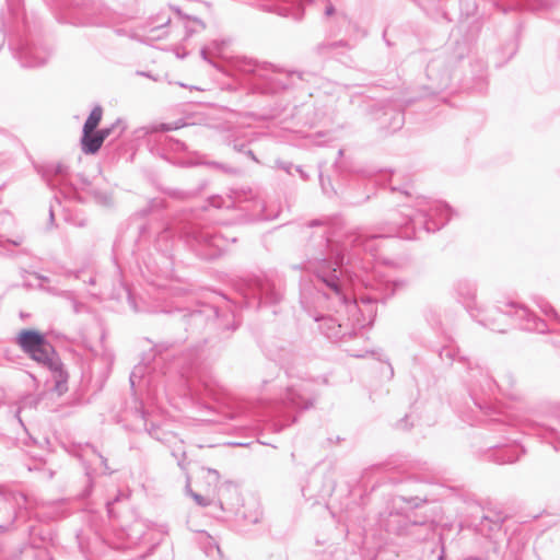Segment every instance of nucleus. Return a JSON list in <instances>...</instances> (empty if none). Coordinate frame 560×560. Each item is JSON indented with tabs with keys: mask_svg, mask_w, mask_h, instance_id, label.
Masks as SVG:
<instances>
[{
	"mask_svg": "<svg viewBox=\"0 0 560 560\" xmlns=\"http://www.w3.org/2000/svg\"><path fill=\"white\" fill-rule=\"evenodd\" d=\"M453 209L443 201L417 197L412 206H404L401 220L395 222L388 233L371 234L354 230L335 240L336 220L332 218L314 219L306 223L313 230L305 245V262L303 269L314 276V299L320 306L327 304L336 312H360L363 316L373 317L374 304L385 302L394 295L400 281H377L366 284L369 291L360 295V303L352 301L347 291L346 280L341 277L345 266H357L361 254L375 257L377 242L381 238L397 236L404 240L419 238L421 232L431 233L441 230L452 218Z\"/></svg>",
	"mask_w": 560,
	"mask_h": 560,
	"instance_id": "nucleus-1",
	"label": "nucleus"
},
{
	"mask_svg": "<svg viewBox=\"0 0 560 560\" xmlns=\"http://www.w3.org/2000/svg\"><path fill=\"white\" fill-rule=\"evenodd\" d=\"M179 238L202 259H214L235 237L223 234L214 226L205 225L194 212L185 213L173 223L152 232L149 224L138 228L133 254L153 273H166L174 265V253Z\"/></svg>",
	"mask_w": 560,
	"mask_h": 560,
	"instance_id": "nucleus-2",
	"label": "nucleus"
},
{
	"mask_svg": "<svg viewBox=\"0 0 560 560\" xmlns=\"http://www.w3.org/2000/svg\"><path fill=\"white\" fill-rule=\"evenodd\" d=\"M456 299L480 325L497 331H506V319H512L521 329L545 334L548 324L533 314L527 307L514 301L498 302L492 310L481 311L477 307V285L468 279H458L453 284Z\"/></svg>",
	"mask_w": 560,
	"mask_h": 560,
	"instance_id": "nucleus-3",
	"label": "nucleus"
},
{
	"mask_svg": "<svg viewBox=\"0 0 560 560\" xmlns=\"http://www.w3.org/2000/svg\"><path fill=\"white\" fill-rule=\"evenodd\" d=\"M232 69L248 94L266 97L298 88L301 81L306 80L307 74L304 71L290 70L247 57L235 58L232 61Z\"/></svg>",
	"mask_w": 560,
	"mask_h": 560,
	"instance_id": "nucleus-4",
	"label": "nucleus"
},
{
	"mask_svg": "<svg viewBox=\"0 0 560 560\" xmlns=\"http://www.w3.org/2000/svg\"><path fill=\"white\" fill-rule=\"evenodd\" d=\"M510 427H490L489 430L508 433L509 436L504 438L503 442L490 444L487 452V459L493 463L503 465L512 464L520 459L525 453V450L520 444L516 433L513 431L515 425H520L522 430L528 434H535L546 443L550 444L555 451L560 450V408L556 409L552 413L542 417L540 420L525 419L524 421L515 422L510 418Z\"/></svg>",
	"mask_w": 560,
	"mask_h": 560,
	"instance_id": "nucleus-5",
	"label": "nucleus"
},
{
	"mask_svg": "<svg viewBox=\"0 0 560 560\" xmlns=\"http://www.w3.org/2000/svg\"><path fill=\"white\" fill-rule=\"evenodd\" d=\"M318 392L312 381L302 380L285 387L281 396L268 404L259 405V410L254 412L261 417H269L272 420V430L282 431L296 422L294 412H301L314 407Z\"/></svg>",
	"mask_w": 560,
	"mask_h": 560,
	"instance_id": "nucleus-6",
	"label": "nucleus"
},
{
	"mask_svg": "<svg viewBox=\"0 0 560 560\" xmlns=\"http://www.w3.org/2000/svg\"><path fill=\"white\" fill-rule=\"evenodd\" d=\"M15 342L33 361L51 373L55 392L62 395L68 390L69 374L65 370L59 354L44 334L35 329H22L16 335Z\"/></svg>",
	"mask_w": 560,
	"mask_h": 560,
	"instance_id": "nucleus-7",
	"label": "nucleus"
},
{
	"mask_svg": "<svg viewBox=\"0 0 560 560\" xmlns=\"http://www.w3.org/2000/svg\"><path fill=\"white\" fill-rule=\"evenodd\" d=\"M439 357L447 364L456 362L466 369L467 374L465 376V385L469 397L472 404L478 408L479 412H486L483 410L486 405L478 398V393L480 392L485 395H491L498 387L490 371L480 363L459 355L458 350L453 346H445L441 348Z\"/></svg>",
	"mask_w": 560,
	"mask_h": 560,
	"instance_id": "nucleus-8",
	"label": "nucleus"
},
{
	"mask_svg": "<svg viewBox=\"0 0 560 560\" xmlns=\"http://www.w3.org/2000/svg\"><path fill=\"white\" fill-rule=\"evenodd\" d=\"M9 47L14 58L23 68H37L47 63L51 56V49L42 38L34 34L30 22L23 21V25H15L10 34Z\"/></svg>",
	"mask_w": 560,
	"mask_h": 560,
	"instance_id": "nucleus-9",
	"label": "nucleus"
},
{
	"mask_svg": "<svg viewBox=\"0 0 560 560\" xmlns=\"http://www.w3.org/2000/svg\"><path fill=\"white\" fill-rule=\"evenodd\" d=\"M467 54V47L458 44L453 51L444 50L432 58L425 69L429 84L425 86L429 94L440 93L459 80V63Z\"/></svg>",
	"mask_w": 560,
	"mask_h": 560,
	"instance_id": "nucleus-10",
	"label": "nucleus"
},
{
	"mask_svg": "<svg viewBox=\"0 0 560 560\" xmlns=\"http://www.w3.org/2000/svg\"><path fill=\"white\" fill-rule=\"evenodd\" d=\"M186 331L198 337L207 328L235 330L240 320L232 310H223L214 305L203 304L199 308L185 313L182 317Z\"/></svg>",
	"mask_w": 560,
	"mask_h": 560,
	"instance_id": "nucleus-11",
	"label": "nucleus"
},
{
	"mask_svg": "<svg viewBox=\"0 0 560 560\" xmlns=\"http://www.w3.org/2000/svg\"><path fill=\"white\" fill-rule=\"evenodd\" d=\"M208 207L214 209H238L244 212L246 221H268L277 217V214L266 211L265 200L252 189L235 190L225 197L220 195L211 196L208 198V206L203 207V210H207Z\"/></svg>",
	"mask_w": 560,
	"mask_h": 560,
	"instance_id": "nucleus-12",
	"label": "nucleus"
},
{
	"mask_svg": "<svg viewBox=\"0 0 560 560\" xmlns=\"http://www.w3.org/2000/svg\"><path fill=\"white\" fill-rule=\"evenodd\" d=\"M240 292L248 307L260 308L278 304L282 300L283 283L273 276H252L242 281Z\"/></svg>",
	"mask_w": 560,
	"mask_h": 560,
	"instance_id": "nucleus-13",
	"label": "nucleus"
},
{
	"mask_svg": "<svg viewBox=\"0 0 560 560\" xmlns=\"http://www.w3.org/2000/svg\"><path fill=\"white\" fill-rule=\"evenodd\" d=\"M493 380L498 385L493 394L485 395L480 392L478 393V398L482 400L483 404L486 405L483 410L487 412H479L478 408L474 405L475 408L471 409V415H466L464 418V420L469 422L471 425H474L475 423H480L490 427L501 425L504 428L511 425V416L492 406L490 399L492 396H494L497 390L503 389L504 387H512L515 383V378L511 372H506L500 382H498L494 377Z\"/></svg>",
	"mask_w": 560,
	"mask_h": 560,
	"instance_id": "nucleus-14",
	"label": "nucleus"
},
{
	"mask_svg": "<svg viewBox=\"0 0 560 560\" xmlns=\"http://www.w3.org/2000/svg\"><path fill=\"white\" fill-rule=\"evenodd\" d=\"M43 178L51 190L58 191L65 199H79V186L70 177L68 167L61 163L50 164L44 167Z\"/></svg>",
	"mask_w": 560,
	"mask_h": 560,
	"instance_id": "nucleus-15",
	"label": "nucleus"
},
{
	"mask_svg": "<svg viewBox=\"0 0 560 560\" xmlns=\"http://www.w3.org/2000/svg\"><path fill=\"white\" fill-rule=\"evenodd\" d=\"M305 299L306 296L303 293L301 303L303 304L308 315L313 317L316 323H318V329L326 338L330 339L331 341H345L357 336V330L354 328H350L348 324L340 323L339 319L334 316L324 315L310 310L306 306Z\"/></svg>",
	"mask_w": 560,
	"mask_h": 560,
	"instance_id": "nucleus-16",
	"label": "nucleus"
},
{
	"mask_svg": "<svg viewBox=\"0 0 560 560\" xmlns=\"http://www.w3.org/2000/svg\"><path fill=\"white\" fill-rule=\"evenodd\" d=\"M368 108L373 120L378 124L381 130L395 132L405 122L404 112L392 103L368 101Z\"/></svg>",
	"mask_w": 560,
	"mask_h": 560,
	"instance_id": "nucleus-17",
	"label": "nucleus"
},
{
	"mask_svg": "<svg viewBox=\"0 0 560 560\" xmlns=\"http://www.w3.org/2000/svg\"><path fill=\"white\" fill-rule=\"evenodd\" d=\"M18 526L15 530L24 526V533L28 538V546L34 549L45 547L52 539L50 529L42 526L37 520L33 518L30 510L26 518L22 520Z\"/></svg>",
	"mask_w": 560,
	"mask_h": 560,
	"instance_id": "nucleus-18",
	"label": "nucleus"
},
{
	"mask_svg": "<svg viewBox=\"0 0 560 560\" xmlns=\"http://www.w3.org/2000/svg\"><path fill=\"white\" fill-rule=\"evenodd\" d=\"M260 7L267 11L281 16L301 20L304 14V0H258Z\"/></svg>",
	"mask_w": 560,
	"mask_h": 560,
	"instance_id": "nucleus-19",
	"label": "nucleus"
},
{
	"mask_svg": "<svg viewBox=\"0 0 560 560\" xmlns=\"http://www.w3.org/2000/svg\"><path fill=\"white\" fill-rule=\"evenodd\" d=\"M133 413L140 422L136 425V430H144L151 438L160 442H164L166 440V433L162 431L158 424L153 422L149 423L147 412L142 408H136Z\"/></svg>",
	"mask_w": 560,
	"mask_h": 560,
	"instance_id": "nucleus-20",
	"label": "nucleus"
},
{
	"mask_svg": "<svg viewBox=\"0 0 560 560\" xmlns=\"http://www.w3.org/2000/svg\"><path fill=\"white\" fill-rule=\"evenodd\" d=\"M183 361H184L183 358H177L174 361L173 366L175 369H179L180 376L185 380V386L187 388V392L191 396L201 398L203 393L201 392L199 386L197 384H195V380H194V375H192V363H190L189 366H185Z\"/></svg>",
	"mask_w": 560,
	"mask_h": 560,
	"instance_id": "nucleus-21",
	"label": "nucleus"
},
{
	"mask_svg": "<svg viewBox=\"0 0 560 560\" xmlns=\"http://www.w3.org/2000/svg\"><path fill=\"white\" fill-rule=\"evenodd\" d=\"M80 142L81 150L85 154L97 153L104 143L97 130L88 131L86 129H82V137Z\"/></svg>",
	"mask_w": 560,
	"mask_h": 560,
	"instance_id": "nucleus-22",
	"label": "nucleus"
},
{
	"mask_svg": "<svg viewBox=\"0 0 560 560\" xmlns=\"http://www.w3.org/2000/svg\"><path fill=\"white\" fill-rule=\"evenodd\" d=\"M171 23V18L156 16L148 27L147 34L143 42L159 40L167 36V30L165 28Z\"/></svg>",
	"mask_w": 560,
	"mask_h": 560,
	"instance_id": "nucleus-23",
	"label": "nucleus"
},
{
	"mask_svg": "<svg viewBox=\"0 0 560 560\" xmlns=\"http://www.w3.org/2000/svg\"><path fill=\"white\" fill-rule=\"evenodd\" d=\"M198 542L203 550L206 557L210 560L221 559V549L218 542L207 533H201L198 538Z\"/></svg>",
	"mask_w": 560,
	"mask_h": 560,
	"instance_id": "nucleus-24",
	"label": "nucleus"
},
{
	"mask_svg": "<svg viewBox=\"0 0 560 560\" xmlns=\"http://www.w3.org/2000/svg\"><path fill=\"white\" fill-rule=\"evenodd\" d=\"M126 128V122L122 119L118 118L110 126L97 129V131L104 142L108 137L112 136L114 139H118L124 133Z\"/></svg>",
	"mask_w": 560,
	"mask_h": 560,
	"instance_id": "nucleus-25",
	"label": "nucleus"
},
{
	"mask_svg": "<svg viewBox=\"0 0 560 560\" xmlns=\"http://www.w3.org/2000/svg\"><path fill=\"white\" fill-rule=\"evenodd\" d=\"M103 117V107L101 105H95L88 116L83 129L88 131H95L102 120Z\"/></svg>",
	"mask_w": 560,
	"mask_h": 560,
	"instance_id": "nucleus-26",
	"label": "nucleus"
},
{
	"mask_svg": "<svg viewBox=\"0 0 560 560\" xmlns=\"http://www.w3.org/2000/svg\"><path fill=\"white\" fill-rule=\"evenodd\" d=\"M165 208V200L161 198H152L148 201L145 207L141 208L135 213V217L144 219L147 218L151 212L162 210Z\"/></svg>",
	"mask_w": 560,
	"mask_h": 560,
	"instance_id": "nucleus-27",
	"label": "nucleus"
},
{
	"mask_svg": "<svg viewBox=\"0 0 560 560\" xmlns=\"http://www.w3.org/2000/svg\"><path fill=\"white\" fill-rule=\"evenodd\" d=\"M8 9L15 20L16 25H23V21L28 22L26 15L23 12V0H7Z\"/></svg>",
	"mask_w": 560,
	"mask_h": 560,
	"instance_id": "nucleus-28",
	"label": "nucleus"
},
{
	"mask_svg": "<svg viewBox=\"0 0 560 560\" xmlns=\"http://www.w3.org/2000/svg\"><path fill=\"white\" fill-rule=\"evenodd\" d=\"M224 45H225L224 40H222V42L213 40L210 46L203 47L200 50V55H201L202 59L208 61L209 63L214 65L212 59H211V57L214 56V55L221 54L222 52V47Z\"/></svg>",
	"mask_w": 560,
	"mask_h": 560,
	"instance_id": "nucleus-29",
	"label": "nucleus"
},
{
	"mask_svg": "<svg viewBox=\"0 0 560 560\" xmlns=\"http://www.w3.org/2000/svg\"><path fill=\"white\" fill-rule=\"evenodd\" d=\"M252 404L247 401H235L229 407V416L234 419L247 412H252Z\"/></svg>",
	"mask_w": 560,
	"mask_h": 560,
	"instance_id": "nucleus-30",
	"label": "nucleus"
},
{
	"mask_svg": "<svg viewBox=\"0 0 560 560\" xmlns=\"http://www.w3.org/2000/svg\"><path fill=\"white\" fill-rule=\"evenodd\" d=\"M537 305L547 317L555 320L557 324H560V315L557 313V311L549 302L545 301L544 299H540Z\"/></svg>",
	"mask_w": 560,
	"mask_h": 560,
	"instance_id": "nucleus-31",
	"label": "nucleus"
},
{
	"mask_svg": "<svg viewBox=\"0 0 560 560\" xmlns=\"http://www.w3.org/2000/svg\"><path fill=\"white\" fill-rule=\"evenodd\" d=\"M2 535L3 534H0V541H1L0 560H20L25 546H20L16 550H14L12 553L9 555V553H7V551L4 549L5 546H4V539H3Z\"/></svg>",
	"mask_w": 560,
	"mask_h": 560,
	"instance_id": "nucleus-32",
	"label": "nucleus"
},
{
	"mask_svg": "<svg viewBox=\"0 0 560 560\" xmlns=\"http://www.w3.org/2000/svg\"><path fill=\"white\" fill-rule=\"evenodd\" d=\"M91 192H92L94 199L100 205L110 206L113 203V197H112L110 194H108L106 191H101V190H97V189H93Z\"/></svg>",
	"mask_w": 560,
	"mask_h": 560,
	"instance_id": "nucleus-33",
	"label": "nucleus"
},
{
	"mask_svg": "<svg viewBox=\"0 0 560 560\" xmlns=\"http://www.w3.org/2000/svg\"><path fill=\"white\" fill-rule=\"evenodd\" d=\"M340 46H348L347 42L339 40V42H331V43H323L317 46V50L319 54L325 55L331 51L332 49L340 47Z\"/></svg>",
	"mask_w": 560,
	"mask_h": 560,
	"instance_id": "nucleus-34",
	"label": "nucleus"
},
{
	"mask_svg": "<svg viewBox=\"0 0 560 560\" xmlns=\"http://www.w3.org/2000/svg\"><path fill=\"white\" fill-rule=\"evenodd\" d=\"M406 502L407 504L410 505L411 509H417L419 506H421L422 504H424L427 502L425 499H421L419 497H410V498H406V497H402V495H399L395 499V502Z\"/></svg>",
	"mask_w": 560,
	"mask_h": 560,
	"instance_id": "nucleus-35",
	"label": "nucleus"
},
{
	"mask_svg": "<svg viewBox=\"0 0 560 560\" xmlns=\"http://www.w3.org/2000/svg\"><path fill=\"white\" fill-rule=\"evenodd\" d=\"M129 498V494L125 493V492H121L119 491L118 494L110 501H108L106 503V508H107V513L110 517H114L115 516V513H114V504L118 503V502H121L124 500H128Z\"/></svg>",
	"mask_w": 560,
	"mask_h": 560,
	"instance_id": "nucleus-36",
	"label": "nucleus"
},
{
	"mask_svg": "<svg viewBox=\"0 0 560 560\" xmlns=\"http://www.w3.org/2000/svg\"><path fill=\"white\" fill-rule=\"evenodd\" d=\"M165 192L170 197H172L174 199H178V200H186L196 195V192H194V191H184V190H179V189H167V190H165Z\"/></svg>",
	"mask_w": 560,
	"mask_h": 560,
	"instance_id": "nucleus-37",
	"label": "nucleus"
},
{
	"mask_svg": "<svg viewBox=\"0 0 560 560\" xmlns=\"http://www.w3.org/2000/svg\"><path fill=\"white\" fill-rule=\"evenodd\" d=\"M145 369H147V366L141 365V364L135 366V369L132 370L130 377H129L130 385L132 388L136 386V381L141 380L144 376Z\"/></svg>",
	"mask_w": 560,
	"mask_h": 560,
	"instance_id": "nucleus-38",
	"label": "nucleus"
},
{
	"mask_svg": "<svg viewBox=\"0 0 560 560\" xmlns=\"http://www.w3.org/2000/svg\"><path fill=\"white\" fill-rule=\"evenodd\" d=\"M186 492L187 494H189L194 500L195 502L199 505V506H208L210 504V500H208L207 498L202 497L201 494L199 493H196L194 492L189 485L186 486Z\"/></svg>",
	"mask_w": 560,
	"mask_h": 560,
	"instance_id": "nucleus-39",
	"label": "nucleus"
},
{
	"mask_svg": "<svg viewBox=\"0 0 560 560\" xmlns=\"http://www.w3.org/2000/svg\"><path fill=\"white\" fill-rule=\"evenodd\" d=\"M171 345L168 343H159L155 346L156 357L154 358V369L160 364V361L164 360L163 353L168 350Z\"/></svg>",
	"mask_w": 560,
	"mask_h": 560,
	"instance_id": "nucleus-40",
	"label": "nucleus"
},
{
	"mask_svg": "<svg viewBox=\"0 0 560 560\" xmlns=\"http://www.w3.org/2000/svg\"><path fill=\"white\" fill-rule=\"evenodd\" d=\"M185 124H182L180 121H176V122H166V124H161L159 126V128H156V130H161V131H171V130H176V129H179L182 127H184Z\"/></svg>",
	"mask_w": 560,
	"mask_h": 560,
	"instance_id": "nucleus-41",
	"label": "nucleus"
},
{
	"mask_svg": "<svg viewBox=\"0 0 560 560\" xmlns=\"http://www.w3.org/2000/svg\"><path fill=\"white\" fill-rule=\"evenodd\" d=\"M168 141V144L167 147L171 149V150H174V151H184L186 150V145L184 142H182L180 140H175V139H167Z\"/></svg>",
	"mask_w": 560,
	"mask_h": 560,
	"instance_id": "nucleus-42",
	"label": "nucleus"
},
{
	"mask_svg": "<svg viewBox=\"0 0 560 560\" xmlns=\"http://www.w3.org/2000/svg\"><path fill=\"white\" fill-rule=\"evenodd\" d=\"M276 166L288 174H292V170L295 168L291 162L281 160L276 161Z\"/></svg>",
	"mask_w": 560,
	"mask_h": 560,
	"instance_id": "nucleus-43",
	"label": "nucleus"
},
{
	"mask_svg": "<svg viewBox=\"0 0 560 560\" xmlns=\"http://www.w3.org/2000/svg\"><path fill=\"white\" fill-rule=\"evenodd\" d=\"M202 387L205 390V395L213 398V400L219 401V397L214 388L207 382H202Z\"/></svg>",
	"mask_w": 560,
	"mask_h": 560,
	"instance_id": "nucleus-44",
	"label": "nucleus"
},
{
	"mask_svg": "<svg viewBox=\"0 0 560 560\" xmlns=\"http://www.w3.org/2000/svg\"><path fill=\"white\" fill-rule=\"evenodd\" d=\"M409 188H410L409 184H404L402 186L390 185L392 191H400L401 194H404L408 197L411 196V191Z\"/></svg>",
	"mask_w": 560,
	"mask_h": 560,
	"instance_id": "nucleus-45",
	"label": "nucleus"
},
{
	"mask_svg": "<svg viewBox=\"0 0 560 560\" xmlns=\"http://www.w3.org/2000/svg\"><path fill=\"white\" fill-rule=\"evenodd\" d=\"M448 0H440L438 10L440 11L443 19L451 21L452 19L448 15V12L446 11V2Z\"/></svg>",
	"mask_w": 560,
	"mask_h": 560,
	"instance_id": "nucleus-46",
	"label": "nucleus"
},
{
	"mask_svg": "<svg viewBox=\"0 0 560 560\" xmlns=\"http://www.w3.org/2000/svg\"><path fill=\"white\" fill-rule=\"evenodd\" d=\"M412 427V423H409V416H406L397 423V428L401 430H409Z\"/></svg>",
	"mask_w": 560,
	"mask_h": 560,
	"instance_id": "nucleus-47",
	"label": "nucleus"
},
{
	"mask_svg": "<svg viewBox=\"0 0 560 560\" xmlns=\"http://www.w3.org/2000/svg\"><path fill=\"white\" fill-rule=\"evenodd\" d=\"M234 149H235L236 151H240V152H245L248 156H250L253 160H255V161H256V158H255V155H254V152H253L252 150H245V145H244V144H240V145H238V144H236V143H235V144H234Z\"/></svg>",
	"mask_w": 560,
	"mask_h": 560,
	"instance_id": "nucleus-48",
	"label": "nucleus"
},
{
	"mask_svg": "<svg viewBox=\"0 0 560 560\" xmlns=\"http://www.w3.org/2000/svg\"><path fill=\"white\" fill-rule=\"evenodd\" d=\"M128 303L129 305L131 306V308L135 311V312H140L141 310L138 308L137 304H136V300L135 298L131 295V293H128Z\"/></svg>",
	"mask_w": 560,
	"mask_h": 560,
	"instance_id": "nucleus-49",
	"label": "nucleus"
},
{
	"mask_svg": "<svg viewBox=\"0 0 560 560\" xmlns=\"http://www.w3.org/2000/svg\"><path fill=\"white\" fill-rule=\"evenodd\" d=\"M98 457L101 459L102 466L104 467V472L105 474H112V471L109 470V467L107 465V459L103 455H101V454H98Z\"/></svg>",
	"mask_w": 560,
	"mask_h": 560,
	"instance_id": "nucleus-50",
	"label": "nucleus"
},
{
	"mask_svg": "<svg viewBox=\"0 0 560 560\" xmlns=\"http://www.w3.org/2000/svg\"><path fill=\"white\" fill-rule=\"evenodd\" d=\"M295 171L300 174V176L304 179H308V175L302 170L301 166H295Z\"/></svg>",
	"mask_w": 560,
	"mask_h": 560,
	"instance_id": "nucleus-51",
	"label": "nucleus"
},
{
	"mask_svg": "<svg viewBox=\"0 0 560 560\" xmlns=\"http://www.w3.org/2000/svg\"><path fill=\"white\" fill-rule=\"evenodd\" d=\"M77 540H78V545L81 549L82 552L85 551V546H84V542H83V538L80 534L77 535Z\"/></svg>",
	"mask_w": 560,
	"mask_h": 560,
	"instance_id": "nucleus-52",
	"label": "nucleus"
},
{
	"mask_svg": "<svg viewBox=\"0 0 560 560\" xmlns=\"http://www.w3.org/2000/svg\"><path fill=\"white\" fill-rule=\"evenodd\" d=\"M171 9H172L173 11H175L179 16H182V18H184V19H188V20H190V16L183 14V12L180 11V9H179L178 7H174V5H173V7H171Z\"/></svg>",
	"mask_w": 560,
	"mask_h": 560,
	"instance_id": "nucleus-53",
	"label": "nucleus"
},
{
	"mask_svg": "<svg viewBox=\"0 0 560 560\" xmlns=\"http://www.w3.org/2000/svg\"><path fill=\"white\" fill-rule=\"evenodd\" d=\"M83 281L94 285L96 283V276H90L88 280L84 279Z\"/></svg>",
	"mask_w": 560,
	"mask_h": 560,
	"instance_id": "nucleus-54",
	"label": "nucleus"
},
{
	"mask_svg": "<svg viewBox=\"0 0 560 560\" xmlns=\"http://www.w3.org/2000/svg\"><path fill=\"white\" fill-rule=\"evenodd\" d=\"M138 74H139V75H143V77H147V78H150V79H152V80H154V81H156V80H158V79H156V78H154L150 72L139 71V72H138Z\"/></svg>",
	"mask_w": 560,
	"mask_h": 560,
	"instance_id": "nucleus-55",
	"label": "nucleus"
},
{
	"mask_svg": "<svg viewBox=\"0 0 560 560\" xmlns=\"http://www.w3.org/2000/svg\"><path fill=\"white\" fill-rule=\"evenodd\" d=\"M191 20H192V21H194V22H195V23H196L200 28H205V27H206L205 23H203L201 20H199V19H197V18H192Z\"/></svg>",
	"mask_w": 560,
	"mask_h": 560,
	"instance_id": "nucleus-56",
	"label": "nucleus"
},
{
	"mask_svg": "<svg viewBox=\"0 0 560 560\" xmlns=\"http://www.w3.org/2000/svg\"><path fill=\"white\" fill-rule=\"evenodd\" d=\"M332 490H334V486H329V488H328V489H326V490L324 491V493H320V494H319V497H320V498H324L325 495L330 494V493L332 492Z\"/></svg>",
	"mask_w": 560,
	"mask_h": 560,
	"instance_id": "nucleus-57",
	"label": "nucleus"
},
{
	"mask_svg": "<svg viewBox=\"0 0 560 560\" xmlns=\"http://www.w3.org/2000/svg\"><path fill=\"white\" fill-rule=\"evenodd\" d=\"M464 560H488V558L469 556V557L465 558Z\"/></svg>",
	"mask_w": 560,
	"mask_h": 560,
	"instance_id": "nucleus-58",
	"label": "nucleus"
},
{
	"mask_svg": "<svg viewBox=\"0 0 560 560\" xmlns=\"http://www.w3.org/2000/svg\"><path fill=\"white\" fill-rule=\"evenodd\" d=\"M335 12V8L332 5H328L325 10L326 15H331Z\"/></svg>",
	"mask_w": 560,
	"mask_h": 560,
	"instance_id": "nucleus-59",
	"label": "nucleus"
},
{
	"mask_svg": "<svg viewBox=\"0 0 560 560\" xmlns=\"http://www.w3.org/2000/svg\"><path fill=\"white\" fill-rule=\"evenodd\" d=\"M77 177H78V179L80 180V184H81L82 186H86V185H89V182H88L83 176L78 175Z\"/></svg>",
	"mask_w": 560,
	"mask_h": 560,
	"instance_id": "nucleus-60",
	"label": "nucleus"
},
{
	"mask_svg": "<svg viewBox=\"0 0 560 560\" xmlns=\"http://www.w3.org/2000/svg\"><path fill=\"white\" fill-rule=\"evenodd\" d=\"M49 219L51 222L54 221V208L52 207L49 208Z\"/></svg>",
	"mask_w": 560,
	"mask_h": 560,
	"instance_id": "nucleus-61",
	"label": "nucleus"
},
{
	"mask_svg": "<svg viewBox=\"0 0 560 560\" xmlns=\"http://www.w3.org/2000/svg\"><path fill=\"white\" fill-rule=\"evenodd\" d=\"M208 471L219 478V472L215 469H208Z\"/></svg>",
	"mask_w": 560,
	"mask_h": 560,
	"instance_id": "nucleus-62",
	"label": "nucleus"
},
{
	"mask_svg": "<svg viewBox=\"0 0 560 560\" xmlns=\"http://www.w3.org/2000/svg\"><path fill=\"white\" fill-rule=\"evenodd\" d=\"M308 491V487L307 488H303V495L306 497L307 495V492Z\"/></svg>",
	"mask_w": 560,
	"mask_h": 560,
	"instance_id": "nucleus-63",
	"label": "nucleus"
},
{
	"mask_svg": "<svg viewBox=\"0 0 560 560\" xmlns=\"http://www.w3.org/2000/svg\"><path fill=\"white\" fill-rule=\"evenodd\" d=\"M187 28V33L188 35H190L192 32H195L196 30H190L188 26L186 27Z\"/></svg>",
	"mask_w": 560,
	"mask_h": 560,
	"instance_id": "nucleus-64",
	"label": "nucleus"
}]
</instances>
